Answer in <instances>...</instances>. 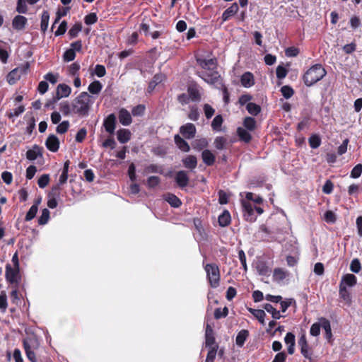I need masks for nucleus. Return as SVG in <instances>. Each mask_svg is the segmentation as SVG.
Listing matches in <instances>:
<instances>
[{
  "label": "nucleus",
  "instance_id": "1",
  "mask_svg": "<svg viewBox=\"0 0 362 362\" xmlns=\"http://www.w3.org/2000/svg\"><path fill=\"white\" fill-rule=\"evenodd\" d=\"M195 60L202 69L197 71L198 76L209 84L223 86V78L217 70L218 61L216 57L207 59L203 55L197 54Z\"/></svg>",
  "mask_w": 362,
  "mask_h": 362
},
{
  "label": "nucleus",
  "instance_id": "2",
  "mask_svg": "<svg viewBox=\"0 0 362 362\" xmlns=\"http://www.w3.org/2000/svg\"><path fill=\"white\" fill-rule=\"evenodd\" d=\"M245 200H241L244 218L248 222H255L257 219V216L255 215L254 206L250 202L257 204H261L263 202V198L252 192H247L245 194Z\"/></svg>",
  "mask_w": 362,
  "mask_h": 362
},
{
  "label": "nucleus",
  "instance_id": "3",
  "mask_svg": "<svg viewBox=\"0 0 362 362\" xmlns=\"http://www.w3.org/2000/svg\"><path fill=\"white\" fill-rule=\"evenodd\" d=\"M90 98L87 92H81L71 103L72 113L81 117L88 116L91 105Z\"/></svg>",
  "mask_w": 362,
  "mask_h": 362
},
{
  "label": "nucleus",
  "instance_id": "4",
  "mask_svg": "<svg viewBox=\"0 0 362 362\" xmlns=\"http://www.w3.org/2000/svg\"><path fill=\"white\" fill-rule=\"evenodd\" d=\"M327 74L326 69L321 64H315L308 69L302 76L307 87H310L321 81Z\"/></svg>",
  "mask_w": 362,
  "mask_h": 362
},
{
  "label": "nucleus",
  "instance_id": "5",
  "mask_svg": "<svg viewBox=\"0 0 362 362\" xmlns=\"http://www.w3.org/2000/svg\"><path fill=\"white\" fill-rule=\"evenodd\" d=\"M206 279L211 288H216L220 285L221 274L219 267L216 263H209L204 265Z\"/></svg>",
  "mask_w": 362,
  "mask_h": 362
},
{
  "label": "nucleus",
  "instance_id": "6",
  "mask_svg": "<svg viewBox=\"0 0 362 362\" xmlns=\"http://www.w3.org/2000/svg\"><path fill=\"white\" fill-rule=\"evenodd\" d=\"M23 346L28 359L30 362H37L35 350L38 349V340L35 337H27L23 339Z\"/></svg>",
  "mask_w": 362,
  "mask_h": 362
},
{
  "label": "nucleus",
  "instance_id": "7",
  "mask_svg": "<svg viewBox=\"0 0 362 362\" xmlns=\"http://www.w3.org/2000/svg\"><path fill=\"white\" fill-rule=\"evenodd\" d=\"M5 278L8 283L18 286L21 281L20 268L12 267L10 264H7L6 265Z\"/></svg>",
  "mask_w": 362,
  "mask_h": 362
},
{
  "label": "nucleus",
  "instance_id": "8",
  "mask_svg": "<svg viewBox=\"0 0 362 362\" xmlns=\"http://www.w3.org/2000/svg\"><path fill=\"white\" fill-rule=\"evenodd\" d=\"M196 132V127L192 123H187L180 127V133L187 139L194 138Z\"/></svg>",
  "mask_w": 362,
  "mask_h": 362
},
{
  "label": "nucleus",
  "instance_id": "9",
  "mask_svg": "<svg viewBox=\"0 0 362 362\" xmlns=\"http://www.w3.org/2000/svg\"><path fill=\"white\" fill-rule=\"evenodd\" d=\"M205 346L209 349H211V347L214 346H218V344L216 343L214 329L209 323H207L206 325Z\"/></svg>",
  "mask_w": 362,
  "mask_h": 362
},
{
  "label": "nucleus",
  "instance_id": "10",
  "mask_svg": "<svg viewBox=\"0 0 362 362\" xmlns=\"http://www.w3.org/2000/svg\"><path fill=\"white\" fill-rule=\"evenodd\" d=\"M318 320L321 322L322 327L325 330V338L329 343H332L333 341V334L329 320L324 317H320Z\"/></svg>",
  "mask_w": 362,
  "mask_h": 362
},
{
  "label": "nucleus",
  "instance_id": "11",
  "mask_svg": "<svg viewBox=\"0 0 362 362\" xmlns=\"http://www.w3.org/2000/svg\"><path fill=\"white\" fill-rule=\"evenodd\" d=\"M59 139L54 134H50L45 141L47 148L51 152H57L59 148Z\"/></svg>",
  "mask_w": 362,
  "mask_h": 362
},
{
  "label": "nucleus",
  "instance_id": "12",
  "mask_svg": "<svg viewBox=\"0 0 362 362\" xmlns=\"http://www.w3.org/2000/svg\"><path fill=\"white\" fill-rule=\"evenodd\" d=\"M103 127L110 134H114L116 127V116L115 114H110L105 119Z\"/></svg>",
  "mask_w": 362,
  "mask_h": 362
},
{
  "label": "nucleus",
  "instance_id": "13",
  "mask_svg": "<svg viewBox=\"0 0 362 362\" xmlns=\"http://www.w3.org/2000/svg\"><path fill=\"white\" fill-rule=\"evenodd\" d=\"M298 345L300 348L301 354L305 358L311 359V354L309 353L310 347L305 334H303L298 339Z\"/></svg>",
  "mask_w": 362,
  "mask_h": 362
},
{
  "label": "nucleus",
  "instance_id": "14",
  "mask_svg": "<svg viewBox=\"0 0 362 362\" xmlns=\"http://www.w3.org/2000/svg\"><path fill=\"white\" fill-rule=\"evenodd\" d=\"M163 199L167 202L171 207L178 208L182 205V201L174 194L167 192L163 194Z\"/></svg>",
  "mask_w": 362,
  "mask_h": 362
},
{
  "label": "nucleus",
  "instance_id": "15",
  "mask_svg": "<svg viewBox=\"0 0 362 362\" xmlns=\"http://www.w3.org/2000/svg\"><path fill=\"white\" fill-rule=\"evenodd\" d=\"M28 19L21 15L16 16L12 20V27L14 30H22L25 28Z\"/></svg>",
  "mask_w": 362,
  "mask_h": 362
},
{
  "label": "nucleus",
  "instance_id": "16",
  "mask_svg": "<svg viewBox=\"0 0 362 362\" xmlns=\"http://www.w3.org/2000/svg\"><path fill=\"white\" fill-rule=\"evenodd\" d=\"M71 93V88L70 86L65 83H60L57 87L56 98L59 100L62 98H66L69 96Z\"/></svg>",
  "mask_w": 362,
  "mask_h": 362
},
{
  "label": "nucleus",
  "instance_id": "17",
  "mask_svg": "<svg viewBox=\"0 0 362 362\" xmlns=\"http://www.w3.org/2000/svg\"><path fill=\"white\" fill-rule=\"evenodd\" d=\"M39 1L40 0H18L16 11L19 13L25 14L28 11L26 3L33 5L37 4Z\"/></svg>",
  "mask_w": 362,
  "mask_h": 362
},
{
  "label": "nucleus",
  "instance_id": "18",
  "mask_svg": "<svg viewBox=\"0 0 362 362\" xmlns=\"http://www.w3.org/2000/svg\"><path fill=\"white\" fill-rule=\"evenodd\" d=\"M239 10L237 3H233L229 6L222 14L221 18L223 22L228 21L231 17L234 16Z\"/></svg>",
  "mask_w": 362,
  "mask_h": 362
},
{
  "label": "nucleus",
  "instance_id": "19",
  "mask_svg": "<svg viewBox=\"0 0 362 362\" xmlns=\"http://www.w3.org/2000/svg\"><path fill=\"white\" fill-rule=\"evenodd\" d=\"M42 148L40 147L37 145H34L31 149H29L26 152V158L29 160H35L38 156L42 157Z\"/></svg>",
  "mask_w": 362,
  "mask_h": 362
},
{
  "label": "nucleus",
  "instance_id": "20",
  "mask_svg": "<svg viewBox=\"0 0 362 362\" xmlns=\"http://www.w3.org/2000/svg\"><path fill=\"white\" fill-rule=\"evenodd\" d=\"M118 118L119 122L124 126H128L132 122L130 113L128 112V110H127L124 108H122L119 110Z\"/></svg>",
  "mask_w": 362,
  "mask_h": 362
},
{
  "label": "nucleus",
  "instance_id": "21",
  "mask_svg": "<svg viewBox=\"0 0 362 362\" xmlns=\"http://www.w3.org/2000/svg\"><path fill=\"white\" fill-rule=\"evenodd\" d=\"M202 159L206 165L211 166L215 163L216 157L210 150L205 149L202 153Z\"/></svg>",
  "mask_w": 362,
  "mask_h": 362
},
{
  "label": "nucleus",
  "instance_id": "22",
  "mask_svg": "<svg viewBox=\"0 0 362 362\" xmlns=\"http://www.w3.org/2000/svg\"><path fill=\"white\" fill-rule=\"evenodd\" d=\"M240 82L243 86L245 88H250L255 84V79L253 74L247 71L244 73L240 78Z\"/></svg>",
  "mask_w": 362,
  "mask_h": 362
},
{
  "label": "nucleus",
  "instance_id": "23",
  "mask_svg": "<svg viewBox=\"0 0 362 362\" xmlns=\"http://www.w3.org/2000/svg\"><path fill=\"white\" fill-rule=\"evenodd\" d=\"M218 225L221 227H226L230 224L231 216L230 212L225 209L218 217Z\"/></svg>",
  "mask_w": 362,
  "mask_h": 362
},
{
  "label": "nucleus",
  "instance_id": "24",
  "mask_svg": "<svg viewBox=\"0 0 362 362\" xmlns=\"http://www.w3.org/2000/svg\"><path fill=\"white\" fill-rule=\"evenodd\" d=\"M187 95L192 101L197 102L201 100V94L196 85L187 88Z\"/></svg>",
  "mask_w": 362,
  "mask_h": 362
},
{
  "label": "nucleus",
  "instance_id": "25",
  "mask_svg": "<svg viewBox=\"0 0 362 362\" xmlns=\"http://www.w3.org/2000/svg\"><path fill=\"white\" fill-rule=\"evenodd\" d=\"M174 141L176 146L178 147L180 150L183 152H188L190 150L189 145L188 143L182 139L180 135L176 134L174 136Z\"/></svg>",
  "mask_w": 362,
  "mask_h": 362
},
{
  "label": "nucleus",
  "instance_id": "26",
  "mask_svg": "<svg viewBox=\"0 0 362 362\" xmlns=\"http://www.w3.org/2000/svg\"><path fill=\"white\" fill-rule=\"evenodd\" d=\"M192 145L194 150L203 151L209 146V142L206 138H200L194 139Z\"/></svg>",
  "mask_w": 362,
  "mask_h": 362
},
{
  "label": "nucleus",
  "instance_id": "27",
  "mask_svg": "<svg viewBox=\"0 0 362 362\" xmlns=\"http://www.w3.org/2000/svg\"><path fill=\"white\" fill-rule=\"evenodd\" d=\"M247 131L248 130L240 127L237 129V135L240 141L247 144L250 143L252 140V136Z\"/></svg>",
  "mask_w": 362,
  "mask_h": 362
},
{
  "label": "nucleus",
  "instance_id": "28",
  "mask_svg": "<svg viewBox=\"0 0 362 362\" xmlns=\"http://www.w3.org/2000/svg\"><path fill=\"white\" fill-rule=\"evenodd\" d=\"M117 139L121 144H125L131 139V132L127 129H120L117 132Z\"/></svg>",
  "mask_w": 362,
  "mask_h": 362
},
{
  "label": "nucleus",
  "instance_id": "29",
  "mask_svg": "<svg viewBox=\"0 0 362 362\" xmlns=\"http://www.w3.org/2000/svg\"><path fill=\"white\" fill-rule=\"evenodd\" d=\"M357 278L355 275L351 274H346L342 276L340 284L348 286H354L356 284Z\"/></svg>",
  "mask_w": 362,
  "mask_h": 362
},
{
  "label": "nucleus",
  "instance_id": "30",
  "mask_svg": "<svg viewBox=\"0 0 362 362\" xmlns=\"http://www.w3.org/2000/svg\"><path fill=\"white\" fill-rule=\"evenodd\" d=\"M249 337V331L247 329H242L240 330L235 338V343L238 346L242 347L244 344L245 341L247 340V337Z\"/></svg>",
  "mask_w": 362,
  "mask_h": 362
},
{
  "label": "nucleus",
  "instance_id": "31",
  "mask_svg": "<svg viewBox=\"0 0 362 362\" xmlns=\"http://www.w3.org/2000/svg\"><path fill=\"white\" fill-rule=\"evenodd\" d=\"M20 78H21V75L19 74L18 69H13L6 76L7 82L10 85H13V84L16 83V82L18 80H20Z\"/></svg>",
  "mask_w": 362,
  "mask_h": 362
},
{
  "label": "nucleus",
  "instance_id": "32",
  "mask_svg": "<svg viewBox=\"0 0 362 362\" xmlns=\"http://www.w3.org/2000/svg\"><path fill=\"white\" fill-rule=\"evenodd\" d=\"M185 167L189 169H194L197 167V160L196 156L189 155L182 160Z\"/></svg>",
  "mask_w": 362,
  "mask_h": 362
},
{
  "label": "nucleus",
  "instance_id": "33",
  "mask_svg": "<svg viewBox=\"0 0 362 362\" xmlns=\"http://www.w3.org/2000/svg\"><path fill=\"white\" fill-rule=\"evenodd\" d=\"M288 272L282 268H275L273 272V278L275 281H281L286 278Z\"/></svg>",
  "mask_w": 362,
  "mask_h": 362
},
{
  "label": "nucleus",
  "instance_id": "34",
  "mask_svg": "<svg viewBox=\"0 0 362 362\" xmlns=\"http://www.w3.org/2000/svg\"><path fill=\"white\" fill-rule=\"evenodd\" d=\"M248 310L259 320L261 324H264V317L266 316V313L263 310L249 308Z\"/></svg>",
  "mask_w": 362,
  "mask_h": 362
},
{
  "label": "nucleus",
  "instance_id": "35",
  "mask_svg": "<svg viewBox=\"0 0 362 362\" xmlns=\"http://www.w3.org/2000/svg\"><path fill=\"white\" fill-rule=\"evenodd\" d=\"M49 13L47 11H44L42 13L41 16V23H40V28L41 31L43 33H45V32L47 30L48 24H49Z\"/></svg>",
  "mask_w": 362,
  "mask_h": 362
},
{
  "label": "nucleus",
  "instance_id": "36",
  "mask_svg": "<svg viewBox=\"0 0 362 362\" xmlns=\"http://www.w3.org/2000/svg\"><path fill=\"white\" fill-rule=\"evenodd\" d=\"M103 88V85L99 81H94L88 87V91L93 95L98 94Z\"/></svg>",
  "mask_w": 362,
  "mask_h": 362
},
{
  "label": "nucleus",
  "instance_id": "37",
  "mask_svg": "<svg viewBox=\"0 0 362 362\" xmlns=\"http://www.w3.org/2000/svg\"><path fill=\"white\" fill-rule=\"evenodd\" d=\"M244 129L248 131H254L256 129V121L255 118L246 117L243 120Z\"/></svg>",
  "mask_w": 362,
  "mask_h": 362
},
{
  "label": "nucleus",
  "instance_id": "38",
  "mask_svg": "<svg viewBox=\"0 0 362 362\" xmlns=\"http://www.w3.org/2000/svg\"><path fill=\"white\" fill-rule=\"evenodd\" d=\"M40 203V201H37L30 208V209L28 210V211L27 212L26 215H25V221H31L32 219H33L35 216H36V214L37 212V210H38V204Z\"/></svg>",
  "mask_w": 362,
  "mask_h": 362
},
{
  "label": "nucleus",
  "instance_id": "39",
  "mask_svg": "<svg viewBox=\"0 0 362 362\" xmlns=\"http://www.w3.org/2000/svg\"><path fill=\"white\" fill-rule=\"evenodd\" d=\"M246 109L247 112L253 116L257 115L261 112V107L254 103H248L246 105Z\"/></svg>",
  "mask_w": 362,
  "mask_h": 362
},
{
  "label": "nucleus",
  "instance_id": "40",
  "mask_svg": "<svg viewBox=\"0 0 362 362\" xmlns=\"http://www.w3.org/2000/svg\"><path fill=\"white\" fill-rule=\"evenodd\" d=\"M200 113L196 105L189 106V112L187 115L188 118L192 121H197L199 118Z\"/></svg>",
  "mask_w": 362,
  "mask_h": 362
},
{
  "label": "nucleus",
  "instance_id": "41",
  "mask_svg": "<svg viewBox=\"0 0 362 362\" xmlns=\"http://www.w3.org/2000/svg\"><path fill=\"white\" fill-rule=\"evenodd\" d=\"M308 143L311 148H317L321 144V138L317 134H313L308 139Z\"/></svg>",
  "mask_w": 362,
  "mask_h": 362
},
{
  "label": "nucleus",
  "instance_id": "42",
  "mask_svg": "<svg viewBox=\"0 0 362 362\" xmlns=\"http://www.w3.org/2000/svg\"><path fill=\"white\" fill-rule=\"evenodd\" d=\"M82 30V25L81 23H75L69 30V35L71 39H73L74 37H76Z\"/></svg>",
  "mask_w": 362,
  "mask_h": 362
},
{
  "label": "nucleus",
  "instance_id": "43",
  "mask_svg": "<svg viewBox=\"0 0 362 362\" xmlns=\"http://www.w3.org/2000/svg\"><path fill=\"white\" fill-rule=\"evenodd\" d=\"M214 146L218 150L226 148L227 144V139L223 136H217L214 140Z\"/></svg>",
  "mask_w": 362,
  "mask_h": 362
},
{
  "label": "nucleus",
  "instance_id": "44",
  "mask_svg": "<svg viewBox=\"0 0 362 362\" xmlns=\"http://www.w3.org/2000/svg\"><path fill=\"white\" fill-rule=\"evenodd\" d=\"M59 109L65 116H68L72 113L71 104L70 105L67 101L61 103L59 105Z\"/></svg>",
  "mask_w": 362,
  "mask_h": 362
},
{
  "label": "nucleus",
  "instance_id": "45",
  "mask_svg": "<svg viewBox=\"0 0 362 362\" xmlns=\"http://www.w3.org/2000/svg\"><path fill=\"white\" fill-rule=\"evenodd\" d=\"M281 93L286 99L291 98L293 94L294 90L290 86H284L281 88Z\"/></svg>",
  "mask_w": 362,
  "mask_h": 362
},
{
  "label": "nucleus",
  "instance_id": "46",
  "mask_svg": "<svg viewBox=\"0 0 362 362\" xmlns=\"http://www.w3.org/2000/svg\"><path fill=\"white\" fill-rule=\"evenodd\" d=\"M223 119L221 115H216L211 122V127L214 130H220V128L223 124Z\"/></svg>",
  "mask_w": 362,
  "mask_h": 362
},
{
  "label": "nucleus",
  "instance_id": "47",
  "mask_svg": "<svg viewBox=\"0 0 362 362\" xmlns=\"http://www.w3.org/2000/svg\"><path fill=\"white\" fill-rule=\"evenodd\" d=\"M228 314V309L227 307H224L223 309L217 308L214 310V317L218 320L222 317H226Z\"/></svg>",
  "mask_w": 362,
  "mask_h": 362
},
{
  "label": "nucleus",
  "instance_id": "48",
  "mask_svg": "<svg viewBox=\"0 0 362 362\" xmlns=\"http://www.w3.org/2000/svg\"><path fill=\"white\" fill-rule=\"evenodd\" d=\"M69 126L70 124L69 121H63L61 123H59V125L57 127L56 132L58 134H63L68 131Z\"/></svg>",
  "mask_w": 362,
  "mask_h": 362
},
{
  "label": "nucleus",
  "instance_id": "49",
  "mask_svg": "<svg viewBox=\"0 0 362 362\" xmlns=\"http://www.w3.org/2000/svg\"><path fill=\"white\" fill-rule=\"evenodd\" d=\"M49 211L47 209H44L42 211L41 216L38 218V223L40 225L46 224L49 218Z\"/></svg>",
  "mask_w": 362,
  "mask_h": 362
},
{
  "label": "nucleus",
  "instance_id": "50",
  "mask_svg": "<svg viewBox=\"0 0 362 362\" xmlns=\"http://www.w3.org/2000/svg\"><path fill=\"white\" fill-rule=\"evenodd\" d=\"M8 307L7 296L5 291H2L0 293V310L5 312Z\"/></svg>",
  "mask_w": 362,
  "mask_h": 362
},
{
  "label": "nucleus",
  "instance_id": "51",
  "mask_svg": "<svg viewBox=\"0 0 362 362\" xmlns=\"http://www.w3.org/2000/svg\"><path fill=\"white\" fill-rule=\"evenodd\" d=\"M218 346H214L211 349H209L205 362H214L216 358Z\"/></svg>",
  "mask_w": 362,
  "mask_h": 362
},
{
  "label": "nucleus",
  "instance_id": "52",
  "mask_svg": "<svg viewBox=\"0 0 362 362\" xmlns=\"http://www.w3.org/2000/svg\"><path fill=\"white\" fill-rule=\"evenodd\" d=\"M279 303L281 305V310L284 313L293 303L296 304V300L293 298H286L285 300H281Z\"/></svg>",
  "mask_w": 362,
  "mask_h": 362
},
{
  "label": "nucleus",
  "instance_id": "53",
  "mask_svg": "<svg viewBox=\"0 0 362 362\" xmlns=\"http://www.w3.org/2000/svg\"><path fill=\"white\" fill-rule=\"evenodd\" d=\"M324 219L328 223H334L337 221L336 214L332 211L328 210L324 214Z\"/></svg>",
  "mask_w": 362,
  "mask_h": 362
},
{
  "label": "nucleus",
  "instance_id": "54",
  "mask_svg": "<svg viewBox=\"0 0 362 362\" xmlns=\"http://www.w3.org/2000/svg\"><path fill=\"white\" fill-rule=\"evenodd\" d=\"M98 16L95 13H90L86 15L84 18V23L86 25H93L95 24L98 21Z\"/></svg>",
  "mask_w": 362,
  "mask_h": 362
},
{
  "label": "nucleus",
  "instance_id": "55",
  "mask_svg": "<svg viewBox=\"0 0 362 362\" xmlns=\"http://www.w3.org/2000/svg\"><path fill=\"white\" fill-rule=\"evenodd\" d=\"M322 327L321 322H315L312 325L310 329V334L313 337H317L320 334V327Z\"/></svg>",
  "mask_w": 362,
  "mask_h": 362
},
{
  "label": "nucleus",
  "instance_id": "56",
  "mask_svg": "<svg viewBox=\"0 0 362 362\" xmlns=\"http://www.w3.org/2000/svg\"><path fill=\"white\" fill-rule=\"evenodd\" d=\"M145 110V105L139 104L133 107L132 110V113L134 116H142L144 114Z\"/></svg>",
  "mask_w": 362,
  "mask_h": 362
},
{
  "label": "nucleus",
  "instance_id": "57",
  "mask_svg": "<svg viewBox=\"0 0 362 362\" xmlns=\"http://www.w3.org/2000/svg\"><path fill=\"white\" fill-rule=\"evenodd\" d=\"M362 173V164H357L351 171V177L356 179L361 176Z\"/></svg>",
  "mask_w": 362,
  "mask_h": 362
},
{
  "label": "nucleus",
  "instance_id": "58",
  "mask_svg": "<svg viewBox=\"0 0 362 362\" xmlns=\"http://www.w3.org/2000/svg\"><path fill=\"white\" fill-rule=\"evenodd\" d=\"M361 269V262L358 259H354L350 264V269L351 272L358 274Z\"/></svg>",
  "mask_w": 362,
  "mask_h": 362
},
{
  "label": "nucleus",
  "instance_id": "59",
  "mask_svg": "<svg viewBox=\"0 0 362 362\" xmlns=\"http://www.w3.org/2000/svg\"><path fill=\"white\" fill-rule=\"evenodd\" d=\"M339 296L344 300H350V293H349V291L347 290L346 287L345 286V285H343V284L339 285Z\"/></svg>",
  "mask_w": 362,
  "mask_h": 362
},
{
  "label": "nucleus",
  "instance_id": "60",
  "mask_svg": "<svg viewBox=\"0 0 362 362\" xmlns=\"http://www.w3.org/2000/svg\"><path fill=\"white\" fill-rule=\"evenodd\" d=\"M76 57V52L71 48L66 50L63 54V59L65 62H71Z\"/></svg>",
  "mask_w": 362,
  "mask_h": 362
},
{
  "label": "nucleus",
  "instance_id": "61",
  "mask_svg": "<svg viewBox=\"0 0 362 362\" xmlns=\"http://www.w3.org/2000/svg\"><path fill=\"white\" fill-rule=\"evenodd\" d=\"M80 64L78 62L71 64L69 68V74L72 76H79Z\"/></svg>",
  "mask_w": 362,
  "mask_h": 362
},
{
  "label": "nucleus",
  "instance_id": "62",
  "mask_svg": "<svg viewBox=\"0 0 362 362\" xmlns=\"http://www.w3.org/2000/svg\"><path fill=\"white\" fill-rule=\"evenodd\" d=\"M284 341L288 346H296V337L292 332H288L285 337Z\"/></svg>",
  "mask_w": 362,
  "mask_h": 362
},
{
  "label": "nucleus",
  "instance_id": "63",
  "mask_svg": "<svg viewBox=\"0 0 362 362\" xmlns=\"http://www.w3.org/2000/svg\"><path fill=\"white\" fill-rule=\"evenodd\" d=\"M276 77L279 79L284 78L287 74L288 70L283 66L279 65L276 69Z\"/></svg>",
  "mask_w": 362,
  "mask_h": 362
},
{
  "label": "nucleus",
  "instance_id": "64",
  "mask_svg": "<svg viewBox=\"0 0 362 362\" xmlns=\"http://www.w3.org/2000/svg\"><path fill=\"white\" fill-rule=\"evenodd\" d=\"M116 145H117V144L112 137L107 138L102 144V146L103 148H110L112 150L115 148Z\"/></svg>",
  "mask_w": 362,
  "mask_h": 362
}]
</instances>
